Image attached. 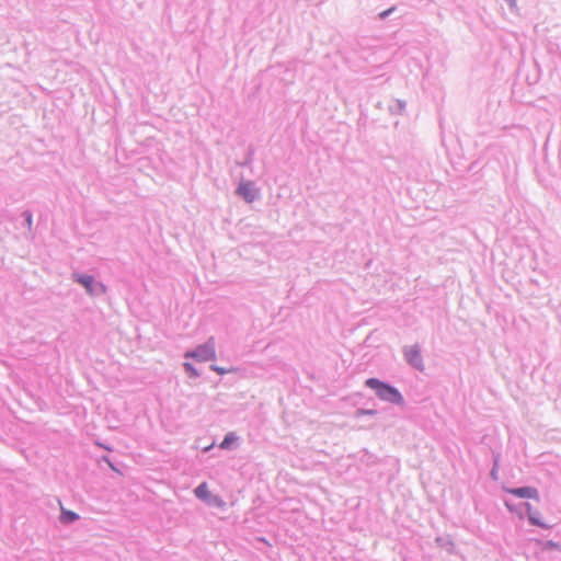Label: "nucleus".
<instances>
[{
  "mask_svg": "<svg viewBox=\"0 0 561 561\" xmlns=\"http://www.w3.org/2000/svg\"><path fill=\"white\" fill-rule=\"evenodd\" d=\"M238 194L241 195L247 202L254 201L256 196L255 188L250 182L240 184Z\"/></svg>",
  "mask_w": 561,
  "mask_h": 561,
  "instance_id": "obj_6",
  "label": "nucleus"
},
{
  "mask_svg": "<svg viewBox=\"0 0 561 561\" xmlns=\"http://www.w3.org/2000/svg\"><path fill=\"white\" fill-rule=\"evenodd\" d=\"M366 386L375 390L376 394L385 401H389L397 404L403 403V397L401 393L390 385H387L376 378H369L366 380Z\"/></svg>",
  "mask_w": 561,
  "mask_h": 561,
  "instance_id": "obj_1",
  "label": "nucleus"
},
{
  "mask_svg": "<svg viewBox=\"0 0 561 561\" xmlns=\"http://www.w3.org/2000/svg\"><path fill=\"white\" fill-rule=\"evenodd\" d=\"M79 518V516L75 513V512H71V511H67L65 510L64 507H61V513H60V522L61 523H71V522H75Z\"/></svg>",
  "mask_w": 561,
  "mask_h": 561,
  "instance_id": "obj_9",
  "label": "nucleus"
},
{
  "mask_svg": "<svg viewBox=\"0 0 561 561\" xmlns=\"http://www.w3.org/2000/svg\"><path fill=\"white\" fill-rule=\"evenodd\" d=\"M195 495L204 501L210 500V492L206 482L201 483L194 491Z\"/></svg>",
  "mask_w": 561,
  "mask_h": 561,
  "instance_id": "obj_8",
  "label": "nucleus"
},
{
  "mask_svg": "<svg viewBox=\"0 0 561 561\" xmlns=\"http://www.w3.org/2000/svg\"><path fill=\"white\" fill-rule=\"evenodd\" d=\"M392 11H393V9H389V10L382 11L380 13V18L383 19V18L388 16Z\"/></svg>",
  "mask_w": 561,
  "mask_h": 561,
  "instance_id": "obj_14",
  "label": "nucleus"
},
{
  "mask_svg": "<svg viewBox=\"0 0 561 561\" xmlns=\"http://www.w3.org/2000/svg\"><path fill=\"white\" fill-rule=\"evenodd\" d=\"M186 357L196 358L199 362L213 360L216 357L215 342L210 339L203 345H199L194 352L186 353Z\"/></svg>",
  "mask_w": 561,
  "mask_h": 561,
  "instance_id": "obj_2",
  "label": "nucleus"
},
{
  "mask_svg": "<svg viewBox=\"0 0 561 561\" xmlns=\"http://www.w3.org/2000/svg\"><path fill=\"white\" fill-rule=\"evenodd\" d=\"M405 357L411 365L422 368V357L417 348L411 347L407 350Z\"/></svg>",
  "mask_w": 561,
  "mask_h": 561,
  "instance_id": "obj_7",
  "label": "nucleus"
},
{
  "mask_svg": "<svg viewBox=\"0 0 561 561\" xmlns=\"http://www.w3.org/2000/svg\"><path fill=\"white\" fill-rule=\"evenodd\" d=\"M211 369L215 370L216 373H218L219 375H224V374L231 371V369H226V368L215 366V365L211 366Z\"/></svg>",
  "mask_w": 561,
  "mask_h": 561,
  "instance_id": "obj_13",
  "label": "nucleus"
},
{
  "mask_svg": "<svg viewBox=\"0 0 561 561\" xmlns=\"http://www.w3.org/2000/svg\"><path fill=\"white\" fill-rule=\"evenodd\" d=\"M506 492L522 499H533L538 501L539 495L538 491L533 486H523V488H514V489H505Z\"/></svg>",
  "mask_w": 561,
  "mask_h": 561,
  "instance_id": "obj_3",
  "label": "nucleus"
},
{
  "mask_svg": "<svg viewBox=\"0 0 561 561\" xmlns=\"http://www.w3.org/2000/svg\"><path fill=\"white\" fill-rule=\"evenodd\" d=\"M184 368H185V370L188 373V375L191 377H197L198 376L197 370L194 368V366L192 364L185 363L184 364Z\"/></svg>",
  "mask_w": 561,
  "mask_h": 561,
  "instance_id": "obj_11",
  "label": "nucleus"
},
{
  "mask_svg": "<svg viewBox=\"0 0 561 561\" xmlns=\"http://www.w3.org/2000/svg\"><path fill=\"white\" fill-rule=\"evenodd\" d=\"M78 282L84 286V288L90 293V294H98V293H104L105 291V288L103 285L101 284H94V279L92 276H89V275H83V276H80L78 277Z\"/></svg>",
  "mask_w": 561,
  "mask_h": 561,
  "instance_id": "obj_4",
  "label": "nucleus"
},
{
  "mask_svg": "<svg viewBox=\"0 0 561 561\" xmlns=\"http://www.w3.org/2000/svg\"><path fill=\"white\" fill-rule=\"evenodd\" d=\"M526 508H527V516H528V519L529 522L533 524V525H536L538 527H541V528H549L550 526L542 519V517L540 516V514L533 510L531 505L530 504H527L526 505Z\"/></svg>",
  "mask_w": 561,
  "mask_h": 561,
  "instance_id": "obj_5",
  "label": "nucleus"
},
{
  "mask_svg": "<svg viewBox=\"0 0 561 561\" xmlns=\"http://www.w3.org/2000/svg\"><path fill=\"white\" fill-rule=\"evenodd\" d=\"M237 440V436L233 433H228L224 440L220 444V448L226 449L229 448V446Z\"/></svg>",
  "mask_w": 561,
  "mask_h": 561,
  "instance_id": "obj_10",
  "label": "nucleus"
},
{
  "mask_svg": "<svg viewBox=\"0 0 561 561\" xmlns=\"http://www.w3.org/2000/svg\"><path fill=\"white\" fill-rule=\"evenodd\" d=\"M31 221H32V218H31V216H28V217H27V222H28V225H31Z\"/></svg>",
  "mask_w": 561,
  "mask_h": 561,
  "instance_id": "obj_15",
  "label": "nucleus"
},
{
  "mask_svg": "<svg viewBox=\"0 0 561 561\" xmlns=\"http://www.w3.org/2000/svg\"><path fill=\"white\" fill-rule=\"evenodd\" d=\"M208 502L210 504L218 505V506H224L225 505V502L220 497H218V496H210V500H208Z\"/></svg>",
  "mask_w": 561,
  "mask_h": 561,
  "instance_id": "obj_12",
  "label": "nucleus"
}]
</instances>
